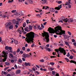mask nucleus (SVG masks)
Returning <instances> with one entry per match:
<instances>
[{"instance_id": "c85d7f7f", "label": "nucleus", "mask_w": 76, "mask_h": 76, "mask_svg": "<svg viewBox=\"0 0 76 76\" xmlns=\"http://www.w3.org/2000/svg\"><path fill=\"white\" fill-rule=\"evenodd\" d=\"M26 23H23V26L24 28H25V26H26Z\"/></svg>"}, {"instance_id": "7ed1b4c3", "label": "nucleus", "mask_w": 76, "mask_h": 76, "mask_svg": "<svg viewBox=\"0 0 76 76\" xmlns=\"http://www.w3.org/2000/svg\"><path fill=\"white\" fill-rule=\"evenodd\" d=\"M26 36L29 37L27 39L34 38V37H35V33L32 31H31L29 33H28L27 34H26Z\"/></svg>"}, {"instance_id": "4c0bfd02", "label": "nucleus", "mask_w": 76, "mask_h": 76, "mask_svg": "<svg viewBox=\"0 0 76 76\" xmlns=\"http://www.w3.org/2000/svg\"><path fill=\"white\" fill-rule=\"evenodd\" d=\"M35 73H36V74H37V75H39V73H40V72H39L38 71H36Z\"/></svg>"}, {"instance_id": "72a5a7b5", "label": "nucleus", "mask_w": 76, "mask_h": 76, "mask_svg": "<svg viewBox=\"0 0 76 76\" xmlns=\"http://www.w3.org/2000/svg\"><path fill=\"white\" fill-rule=\"evenodd\" d=\"M39 61L42 63H43V62H44V60L43 59H41L39 60Z\"/></svg>"}, {"instance_id": "052dcab7", "label": "nucleus", "mask_w": 76, "mask_h": 76, "mask_svg": "<svg viewBox=\"0 0 76 76\" xmlns=\"http://www.w3.org/2000/svg\"><path fill=\"white\" fill-rule=\"evenodd\" d=\"M12 70L11 69H8L7 70V71L8 72H10V71L11 72V71H12Z\"/></svg>"}, {"instance_id": "0eeeda50", "label": "nucleus", "mask_w": 76, "mask_h": 76, "mask_svg": "<svg viewBox=\"0 0 76 76\" xmlns=\"http://www.w3.org/2000/svg\"><path fill=\"white\" fill-rule=\"evenodd\" d=\"M62 4H61L60 5H58V7H56L55 8V9L56 10H60V9H61L62 7Z\"/></svg>"}, {"instance_id": "2f4dec72", "label": "nucleus", "mask_w": 76, "mask_h": 76, "mask_svg": "<svg viewBox=\"0 0 76 76\" xmlns=\"http://www.w3.org/2000/svg\"><path fill=\"white\" fill-rule=\"evenodd\" d=\"M12 22H13V23L15 24V22H16V20L15 19H13L12 20Z\"/></svg>"}, {"instance_id": "f257e3e1", "label": "nucleus", "mask_w": 76, "mask_h": 76, "mask_svg": "<svg viewBox=\"0 0 76 76\" xmlns=\"http://www.w3.org/2000/svg\"><path fill=\"white\" fill-rule=\"evenodd\" d=\"M55 31H54V29L51 28V27H49L48 28V31H49V33L50 34H56V35H61L62 34H65V32L66 31L64 30H63L61 29V26L58 27V26H57L55 28Z\"/></svg>"}, {"instance_id": "338daca9", "label": "nucleus", "mask_w": 76, "mask_h": 76, "mask_svg": "<svg viewBox=\"0 0 76 76\" xmlns=\"http://www.w3.org/2000/svg\"><path fill=\"white\" fill-rule=\"evenodd\" d=\"M73 45L75 47H76V42H75L74 43H73Z\"/></svg>"}, {"instance_id": "39448f33", "label": "nucleus", "mask_w": 76, "mask_h": 76, "mask_svg": "<svg viewBox=\"0 0 76 76\" xmlns=\"http://www.w3.org/2000/svg\"><path fill=\"white\" fill-rule=\"evenodd\" d=\"M34 38H29L28 39L27 37H26L25 39V41L27 42V43H30L31 42H32V43H34Z\"/></svg>"}, {"instance_id": "f8f14e48", "label": "nucleus", "mask_w": 76, "mask_h": 76, "mask_svg": "<svg viewBox=\"0 0 76 76\" xmlns=\"http://www.w3.org/2000/svg\"><path fill=\"white\" fill-rule=\"evenodd\" d=\"M25 65L26 66H30L31 65H30V63L29 62H25Z\"/></svg>"}, {"instance_id": "79ce46f5", "label": "nucleus", "mask_w": 76, "mask_h": 76, "mask_svg": "<svg viewBox=\"0 0 76 76\" xmlns=\"http://www.w3.org/2000/svg\"><path fill=\"white\" fill-rule=\"evenodd\" d=\"M38 17H39V18H41V16L40 15L38 14H37L36 15Z\"/></svg>"}, {"instance_id": "a19ab883", "label": "nucleus", "mask_w": 76, "mask_h": 76, "mask_svg": "<svg viewBox=\"0 0 76 76\" xmlns=\"http://www.w3.org/2000/svg\"><path fill=\"white\" fill-rule=\"evenodd\" d=\"M65 44L67 45H69V43H68L67 42H65Z\"/></svg>"}, {"instance_id": "f704fd0d", "label": "nucleus", "mask_w": 76, "mask_h": 76, "mask_svg": "<svg viewBox=\"0 0 76 76\" xmlns=\"http://www.w3.org/2000/svg\"><path fill=\"white\" fill-rule=\"evenodd\" d=\"M50 64L51 65H54L55 63H53V62H50Z\"/></svg>"}, {"instance_id": "6e6552de", "label": "nucleus", "mask_w": 76, "mask_h": 76, "mask_svg": "<svg viewBox=\"0 0 76 76\" xmlns=\"http://www.w3.org/2000/svg\"><path fill=\"white\" fill-rule=\"evenodd\" d=\"M68 21L69 23H70V22L72 23V22H73V18H69L68 20Z\"/></svg>"}, {"instance_id": "a18cd8bd", "label": "nucleus", "mask_w": 76, "mask_h": 76, "mask_svg": "<svg viewBox=\"0 0 76 76\" xmlns=\"http://www.w3.org/2000/svg\"><path fill=\"white\" fill-rule=\"evenodd\" d=\"M63 21L64 22H67V21H68V20H66V19L65 18L64 19V20Z\"/></svg>"}, {"instance_id": "3c124183", "label": "nucleus", "mask_w": 76, "mask_h": 76, "mask_svg": "<svg viewBox=\"0 0 76 76\" xmlns=\"http://www.w3.org/2000/svg\"><path fill=\"white\" fill-rule=\"evenodd\" d=\"M73 23H76V19H74V20H73Z\"/></svg>"}, {"instance_id": "4d7b16f0", "label": "nucleus", "mask_w": 76, "mask_h": 76, "mask_svg": "<svg viewBox=\"0 0 76 76\" xmlns=\"http://www.w3.org/2000/svg\"><path fill=\"white\" fill-rule=\"evenodd\" d=\"M72 51L74 52V53H76V52L75 50L74 49H72Z\"/></svg>"}, {"instance_id": "f3484780", "label": "nucleus", "mask_w": 76, "mask_h": 76, "mask_svg": "<svg viewBox=\"0 0 76 76\" xmlns=\"http://www.w3.org/2000/svg\"><path fill=\"white\" fill-rule=\"evenodd\" d=\"M40 70H41V71H47V69H43L42 68H40Z\"/></svg>"}, {"instance_id": "20e7f679", "label": "nucleus", "mask_w": 76, "mask_h": 76, "mask_svg": "<svg viewBox=\"0 0 76 76\" xmlns=\"http://www.w3.org/2000/svg\"><path fill=\"white\" fill-rule=\"evenodd\" d=\"M58 50L60 51V53H62V54L63 53L64 56H65L66 54V50H64V48H62L61 47H60L59 48Z\"/></svg>"}, {"instance_id": "f03ea898", "label": "nucleus", "mask_w": 76, "mask_h": 76, "mask_svg": "<svg viewBox=\"0 0 76 76\" xmlns=\"http://www.w3.org/2000/svg\"><path fill=\"white\" fill-rule=\"evenodd\" d=\"M43 32H44V33H42V36L43 37H45V38H43V40L44 41H45V42H46H46H50V39H49L50 36H49V34H48V32H45V31H44V30Z\"/></svg>"}, {"instance_id": "de8ad7c7", "label": "nucleus", "mask_w": 76, "mask_h": 76, "mask_svg": "<svg viewBox=\"0 0 76 76\" xmlns=\"http://www.w3.org/2000/svg\"><path fill=\"white\" fill-rule=\"evenodd\" d=\"M22 49L23 51H25V47H23Z\"/></svg>"}, {"instance_id": "8fccbe9b", "label": "nucleus", "mask_w": 76, "mask_h": 76, "mask_svg": "<svg viewBox=\"0 0 76 76\" xmlns=\"http://www.w3.org/2000/svg\"><path fill=\"white\" fill-rule=\"evenodd\" d=\"M61 3H62V1H58V4H61Z\"/></svg>"}, {"instance_id": "49530a36", "label": "nucleus", "mask_w": 76, "mask_h": 76, "mask_svg": "<svg viewBox=\"0 0 76 76\" xmlns=\"http://www.w3.org/2000/svg\"><path fill=\"white\" fill-rule=\"evenodd\" d=\"M38 26L37 25H36L35 26H34V29H37V27Z\"/></svg>"}, {"instance_id": "393cba45", "label": "nucleus", "mask_w": 76, "mask_h": 76, "mask_svg": "<svg viewBox=\"0 0 76 76\" xmlns=\"http://www.w3.org/2000/svg\"><path fill=\"white\" fill-rule=\"evenodd\" d=\"M45 49H46L47 50H48V51L49 52H50V51H51V49H50L48 48H45Z\"/></svg>"}, {"instance_id": "7c9ffc66", "label": "nucleus", "mask_w": 76, "mask_h": 76, "mask_svg": "<svg viewBox=\"0 0 76 76\" xmlns=\"http://www.w3.org/2000/svg\"><path fill=\"white\" fill-rule=\"evenodd\" d=\"M65 59L66 60V61H67V62H69V61H69V59L67 58H65Z\"/></svg>"}, {"instance_id": "603ef678", "label": "nucleus", "mask_w": 76, "mask_h": 76, "mask_svg": "<svg viewBox=\"0 0 76 76\" xmlns=\"http://www.w3.org/2000/svg\"><path fill=\"white\" fill-rule=\"evenodd\" d=\"M5 50H8V48H9V47H8L7 46H5Z\"/></svg>"}, {"instance_id": "864d4df0", "label": "nucleus", "mask_w": 76, "mask_h": 76, "mask_svg": "<svg viewBox=\"0 0 76 76\" xmlns=\"http://www.w3.org/2000/svg\"><path fill=\"white\" fill-rule=\"evenodd\" d=\"M26 51H28V52H29L30 51H31V50L29 48H28L27 49Z\"/></svg>"}, {"instance_id": "e2e57ef3", "label": "nucleus", "mask_w": 76, "mask_h": 76, "mask_svg": "<svg viewBox=\"0 0 76 76\" xmlns=\"http://www.w3.org/2000/svg\"><path fill=\"white\" fill-rule=\"evenodd\" d=\"M15 22V23L17 25H18L19 24V21H17V22Z\"/></svg>"}, {"instance_id": "6e6d98bb", "label": "nucleus", "mask_w": 76, "mask_h": 76, "mask_svg": "<svg viewBox=\"0 0 76 76\" xmlns=\"http://www.w3.org/2000/svg\"><path fill=\"white\" fill-rule=\"evenodd\" d=\"M0 34L1 35H3V31H0Z\"/></svg>"}, {"instance_id": "9b49d317", "label": "nucleus", "mask_w": 76, "mask_h": 76, "mask_svg": "<svg viewBox=\"0 0 76 76\" xmlns=\"http://www.w3.org/2000/svg\"><path fill=\"white\" fill-rule=\"evenodd\" d=\"M43 9H45L46 10H48L49 9V7L48 6H43Z\"/></svg>"}, {"instance_id": "412c9836", "label": "nucleus", "mask_w": 76, "mask_h": 76, "mask_svg": "<svg viewBox=\"0 0 76 76\" xmlns=\"http://www.w3.org/2000/svg\"><path fill=\"white\" fill-rule=\"evenodd\" d=\"M2 54H4V55H2V57H5L6 56V55H5V52L4 51H3V52L2 53Z\"/></svg>"}, {"instance_id": "774afa93", "label": "nucleus", "mask_w": 76, "mask_h": 76, "mask_svg": "<svg viewBox=\"0 0 76 76\" xmlns=\"http://www.w3.org/2000/svg\"><path fill=\"white\" fill-rule=\"evenodd\" d=\"M16 11V10H13L11 12H12V13H15V12Z\"/></svg>"}, {"instance_id": "4be33fe9", "label": "nucleus", "mask_w": 76, "mask_h": 76, "mask_svg": "<svg viewBox=\"0 0 76 76\" xmlns=\"http://www.w3.org/2000/svg\"><path fill=\"white\" fill-rule=\"evenodd\" d=\"M23 57H24V58H26V54H23Z\"/></svg>"}, {"instance_id": "09e8293b", "label": "nucleus", "mask_w": 76, "mask_h": 76, "mask_svg": "<svg viewBox=\"0 0 76 76\" xmlns=\"http://www.w3.org/2000/svg\"><path fill=\"white\" fill-rule=\"evenodd\" d=\"M55 51H56V52H58V51H59V50H58V49H55Z\"/></svg>"}, {"instance_id": "b1692460", "label": "nucleus", "mask_w": 76, "mask_h": 76, "mask_svg": "<svg viewBox=\"0 0 76 76\" xmlns=\"http://www.w3.org/2000/svg\"><path fill=\"white\" fill-rule=\"evenodd\" d=\"M14 43L15 44L17 45V44H18V41L16 40H14Z\"/></svg>"}, {"instance_id": "ea45409f", "label": "nucleus", "mask_w": 76, "mask_h": 76, "mask_svg": "<svg viewBox=\"0 0 76 76\" xmlns=\"http://www.w3.org/2000/svg\"><path fill=\"white\" fill-rule=\"evenodd\" d=\"M69 58L70 59H73V56H70Z\"/></svg>"}, {"instance_id": "5fc2aeb1", "label": "nucleus", "mask_w": 76, "mask_h": 76, "mask_svg": "<svg viewBox=\"0 0 76 76\" xmlns=\"http://www.w3.org/2000/svg\"><path fill=\"white\" fill-rule=\"evenodd\" d=\"M52 75H55V72L54 71H52Z\"/></svg>"}, {"instance_id": "423d86ee", "label": "nucleus", "mask_w": 76, "mask_h": 76, "mask_svg": "<svg viewBox=\"0 0 76 76\" xmlns=\"http://www.w3.org/2000/svg\"><path fill=\"white\" fill-rule=\"evenodd\" d=\"M6 26H5L6 28H9V27L12 25V23L10 22H7L5 24Z\"/></svg>"}, {"instance_id": "680f3d73", "label": "nucleus", "mask_w": 76, "mask_h": 76, "mask_svg": "<svg viewBox=\"0 0 76 76\" xmlns=\"http://www.w3.org/2000/svg\"><path fill=\"white\" fill-rule=\"evenodd\" d=\"M22 60L23 61H25V59L24 58H22Z\"/></svg>"}, {"instance_id": "c03bdc74", "label": "nucleus", "mask_w": 76, "mask_h": 76, "mask_svg": "<svg viewBox=\"0 0 76 76\" xmlns=\"http://www.w3.org/2000/svg\"><path fill=\"white\" fill-rule=\"evenodd\" d=\"M67 54L68 55H66V56L68 57H70V53H69V52Z\"/></svg>"}, {"instance_id": "dca6fc26", "label": "nucleus", "mask_w": 76, "mask_h": 76, "mask_svg": "<svg viewBox=\"0 0 76 76\" xmlns=\"http://www.w3.org/2000/svg\"><path fill=\"white\" fill-rule=\"evenodd\" d=\"M9 28L10 29H12L13 28V25H11L9 27Z\"/></svg>"}, {"instance_id": "aec40b11", "label": "nucleus", "mask_w": 76, "mask_h": 76, "mask_svg": "<svg viewBox=\"0 0 76 76\" xmlns=\"http://www.w3.org/2000/svg\"><path fill=\"white\" fill-rule=\"evenodd\" d=\"M5 56L6 57H7V56H8V54H9V53H8V52L7 51H6V52H5Z\"/></svg>"}, {"instance_id": "a878e982", "label": "nucleus", "mask_w": 76, "mask_h": 76, "mask_svg": "<svg viewBox=\"0 0 76 76\" xmlns=\"http://www.w3.org/2000/svg\"><path fill=\"white\" fill-rule=\"evenodd\" d=\"M18 62L20 63H22V60L20 58H19L18 60Z\"/></svg>"}, {"instance_id": "69168bd1", "label": "nucleus", "mask_w": 76, "mask_h": 76, "mask_svg": "<svg viewBox=\"0 0 76 76\" xmlns=\"http://www.w3.org/2000/svg\"><path fill=\"white\" fill-rule=\"evenodd\" d=\"M29 20H26V22L27 24H28L29 23Z\"/></svg>"}, {"instance_id": "c9c22d12", "label": "nucleus", "mask_w": 76, "mask_h": 76, "mask_svg": "<svg viewBox=\"0 0 76 76\" xmlns=\"http://www.w3.org/2000/svg\"><path fill=\"white\" fill-rule=\"evenodd\" d=\"M24 30L25 31H26V32H28V31H29V30H28V29L26 28H24Z\"/></svg>"}, {"instance_id": "0e129e2a", "label": "nucleus", "mask_w": 76, "mask_h": 76, "mask_svg": "<svg viewBox=\"0 0 76 76\" xmlns=\"http://www.w3.org/2000/svg\"><path fill=\"white\" fill-rule=\"evenodd\" d=\"M16 20H18L19 21H20V19L19 18H17L16 19Z\"/></svg>"}, {"instance_id": "13d9d810", "label": "nucleus", "mask_w": 76, "mask_h": 76, "mask_svg": "<svg viewBox=\"0 0 76 76\" xmlns=\"http://www.w3.org/2000/svg\"><path fill=\"white\" fill-rule=\"evenodd\" d=\"M41 26L42 28H44V25H43L42 24H41Z\"/></svg>"}, {"instance_id": "58836bf2", "label": "nucleus", "mask_w": 76, "mask_h": 76, "mask_svg": "<svg viewBox=\"0 0 76 76\" xmlns=\"http://www.w3.org/2000/svg\"><path fill=\"white\" fill-rule=\"evenodd\" d=\"M14 67L15 68V69H18V66H17V65L16 64H15Z\"/></svg>"}, {"instance_id": "6ab92c4d", "label": "nucleus", "mask_w": 76, "mask_h": 76, "mask_svg": "<svg viewBox=\"0 0 76 76\" xmlns=\"http://www.w3.org/2000/svg\"><path fill=\"white\" fill-rule=\"evenodd\" d=\"M9 14H8L7 15H5L3 16V17L4 18H6V17L7 18V17H9Z\"/></svg>"}, {"instance_id": "cd10ccee", "label": "nucleus", "mask_w": 76, "mask_h": 76, "mask_svg": "<svg viewBox=\"0 0 76 76\" xmlns=\"http://www.w3.org/2000/svg\"><path fill=\"white\" fill-rule=\"evenodd\" d=\"M5 64L7 65V66H10V63L7 62H6L5 63Z\"/></svg>"}, {"instance_id": "9d476101", "label": "nucleus", "mask_w": 76, "mask_h": 76, "mask_svg": "<svg viewBox=\"0 0 76 76\" xmlns=\"http://www.w3.org/2000/svg\"><path fill=\"white\" fill-rule=\"evenodd\" d=\"M21 71H20V70L18 69L17 70H16L15 72V74L16 75H18V74H20V73Z\"/></svg>"}, {"instance_id": "473e14b6", "label": "nucleus", "mask_w": 76, "mask_h": 76, "mask_svg": "<svg viewBox=\"0 0 76 76\" xmlns=\"http://www.w3.org/2000/svg\"><path fill=\"white\" fill-rule=\"evenodd\" d=\"M29 28L30 29L32 30V26L31 25H30L29 26Z\"/></svg>"}, {"instance_id": "37998d69", "label": "nucleus", "mask_w": 76, "mask_h": 76, "mask_svg": "<svg viewBox=\"0 0 76 76\" xmlns=\"http://www.w3.org/2000/svg\"><path fill=\"white\" fill-rule=\"evenodd\" d=\"M17 53H19L20 52V49L18 48L17 51Z\"/></svg>"}, {"instance_id": "5701e85b", "label": "nucleus", "mask_w": 76, "mask_h": 76, "mask_svg": "<svg viewBox=\"0 0 76 76\" xmlns=\"http://www.w3.org/2000/svg\"><path fill=\"white\" fill-rule=\"evenodd\" d=\"M28 1L31 4H33L34 3V1L32 0H28Z\"/></svg>"}, {"instance_id": "ddd939ff", "label": "nucleus", "mask_w": 76, "mask_h": 76, "mask_svg": "<svg viewBox=\"0 0 76 76\" xmlns=\"http://www.w3.org/2000/svg\"><path fill=\"white\" fill-rule=\"evenodd\" d=\"M68 2H66V3L65 4L66 5H67V6L70 4V0H68Z\"/></svg>"}, {"instance_id": "bf43d9fd", "label": "nucleus", "mask_w": 76, "mask_h": 76, "mask_svg": "<svg viewBox=\"0 0 76 76\" xmlns=\"http://www.w3.org/2000/svg\"><path fill=\"white\" fill-rule=\"evenodd\" d=\"M10 55L11 57H13V54L12 53H10Z\"/></svg>"}, {"instance_id": "1a4fd4ad", "label": "nucleus", "mask_w": 76, "mask_h": 76, "mask_svg": "<svg viewBox=\"0 0 76 76\" xmlns=\"http://www.w3.org/2000/svg\"><path fill=\"white\" fill-rule=\"evenodd\" d=\"M8 50H8V51H9V52H10V53H13V50H12V47H8Z\"/></svg>"}, {"instance_id": "e433bc0d", "label": "nucleus", "mask_w": 76, "mask_h": 76, "mask_svg": "<svg viewBox=\"0 0 76 76\" xmlns=\"http://www.w3.org/2000/svg\"><path fill=\"white\" fill-rule=\"evenodd\" d=\"M52 10H50V12H54V8H52Z\"/></svg>"}, {"instance_id": "bb28decb", "label": "nucleus", "mask_w": 76, "mask_h": 76, "mask_svg": "<svg viewBox=\"0 0 76 76\" xmlns=\"http://www.w3.org/2000/svg\"><path fill=\"white\" fill-rule=\"evenodd\" d=\"M47 3V0H44L42 2V4H45Z\"/></svg>"}, {"instance_id": "4468645a", "label": "nucleus", "mask_w": 76, "mask_h": 76, "mask_svg": "<svg viewBox=\"0 0 76 76\" xmlns=\"http://www.w3.org/2000/svg\"><path fill=\"white\" fill-rule=\"evenodd\" d=\"M63 36H64V38L65 39H67L69 38V36H66V35L65 34L63 35Z\"/></svg>"}, {"instance_id": "a211bd4d", "label": "nucleus", "mask_w": 76, "mask_h": 76, "mask_svg": "<svg viewBox=\"0 0 76 76\" xmlns=\"http://www.w3.org/2000/svg\"><path fill=\"white\" fill-rule=\"evenodd\" d=\"M65 17L64 16L61 17L60 18V20H64L65 19Z\"/></svg>"}, {"instance_id": "2eb2a0df", "label": "nucleus", "mask_w": 76, "mask_h": 76, "mask_svg": "<svg viewBox=\"0 0 76 76\" xmlns=\"http://www.w3.org/2000/svg\"><path fill=\"white\" fill-rule=\"evenodd\" d=\"M4 57V58L3 59V62H5L6 61V60H7V56H5Z\"/></svg>"}, {"instance_id": "c756f323", "label": "nucleus", "mask_w": 76, "mask_h": 76, "mask_svg": "<svg viewBox=\"0 0 76 76\" xmlns=\"http://www.w3.org/2000/svg\"><path fill=\"white\" fill-rule=\"evenodd\" d=\"M26 57H31V56H30L28 54H26Z\"/></svg>"}]
</instances>
